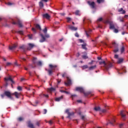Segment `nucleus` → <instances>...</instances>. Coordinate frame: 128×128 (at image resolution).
I'll use <instances>...</instances> for the list:
<instances>
[{
    "label": "nucleus",
    "mask_w": 128,
    "mask_h": 128,
    "mask_svg": "<svg viewBox=\"0 0 128 128\" xmlns=\"http://www.w3.org/2000/svg\"><path fill=\"white\" fill-rule=\"evenodd\" d=\"M56 68H58V66L50 64H49L50 69L46 68L45 70L46 72H48V76H52V74H54V70H56Z\"/></svg>",
    "instance_id": "nucleus-1"
},
{
    "label": "nucleus",
    "mask_w": 128,
    "mask_h": 128,
    "mask_svg": "<svg viewBox=\"0 0 128 128\" xmlns=\"http://www.w3.org/2000/svg\"><path fill=\"white\" fill-rule=\"evenodd\" d=\"M104 64V68L106 70H110V68H112V63L110 62H106L105 61H102L99 62L100 64Z\"/></svg>",
    "instance_id": "nucleus-2"
},
{
    "label": "nucleus",
    "mask_w": 128,
    "mask_h": 128,
    "mask_svg": "<svg viewBox=\"0 0 128 128\" xmlns=\"http://www.w3.org/2000/svg\"><path fill=\"white\" fill-rule=\"evenodd\" d=\"M76 92H80L84 94L85 96H90V94H92V92L88 91V92H85L84 88L82 87H76Z\"/></svg>",
    "instance_id": "nucleus-3"
},
{
    "label": "nucleus",
    "mask_w": 128,
    "mask_h": 128,
    "mask_svg": "<svg viewBox=\"0 0 128 128\" xmlns=\"http://www.w3.org/2000/svg\"><path fill=\"white\" fill-rule=\"evenodd\" d=\"M4 80H5V86H8V80H10V82H12V84H14V81L12 80V76H10L8 78H4Z\"/></svg>",
    "instance_id": "nucleus-4"
},
{
    "label": "nucleus",
    "mask_w": 128,
    "mask_h": 128,
    "mask_svg": "<svg viewBox=\"0 0 128 128\" xmlns=\"http://www.w3.org/2000/svg\"><path fill=\"white\" fill-rule=\"evenodd\" d=\"M88 4L90 6L91 8H96V3L94 2H92L90 0H88L87 2Z\"/></svg>",
    "instance_id": "nucleus-5"
},
{
    "label": "nucleus",
    "mask_w": 128,
    "mask_h": 128,
    "mask_svg": "<svg viewBox=\"0 0 128 128\" xmlns=\"http://www.w3.org/2000/svg\"><path fill=\"white\" fill-rule=\"evenodd\" d=\"M120 116H121L122 120H126V112L124 110H122L120 112Z\"/></svg>",
    "instance_id": "nucleus-6"
},
{
    "label": "nucleus",
    "mask_w": 128,
    "mask_h": 128,
    "mask_svg": "<svg viewBox=\"0 0 128 128\" xmlns=\"http://www.w3.org/2000/svg\"><path fill=\"white\" fill-rule=\"evenodd\" d=\"M12 24H18L20 28H22V21L20 20H17L16 22H12Z\"/></svg>",
    "instance_id": "nucleus-7"
},
{
    "label": "nucleus",
    "mask_w": 128,
    "mask_h": 128,
    "mask_svg": "<svg viewBox=\"0 0 128 128\" xmlns=\"http://www.w3.org/2000/svg\"><path fill=\"white\" fill-rule=\"evenodd\" d=\"M4 94H5V96H8V98H9L12 100V94H10V92L8 91H6L4 92Z\"/></svg>",
    "instance_id": "nucleus-8"
},
{
    "label": "nucleus",
    "mask_w": 128,
    "mask_h": 128,
    "mask_svg": "<svg viewBox=\"0 0 128 128\" xmlns=\"http://www.w3.org/2000/svg\"><path fill=\"white\" fill-rule=\"evenodd\" d=\"M43 18H46V20H50V16L48 14L46 13L42 14Z\"/></svg>",
    "instance_id": "nucleus-9"
},
{
    "label": "nucleus",
    "mask_w": 128,
    "mask_h": 128,
    "mask_svg": "<svg viewBox=\"0 0 128 128\" xmlns=\"http://www.w3.org/2000/svg\"><path fill=\"white\" fill-rule=\"evenodd\" d=\"M28 47L27 48L28 50H30L34 46V44L32 43H29L28 44Z\"/></svg>",
    "instance_id": "nucleus-10"
},
{
    "label": "nucleus",
    "mask_w": 128,
    "mask_h": 128,
    "mask_svg": "<svg viewBox=\"0 0 128 128\" xmlns=\"http://www.w3.org/2000/svg\"><path fill=\"white\" fill-rule=\"evenodd\" d=\"M64 84L66 86H70V84H72V80L68 77H67V82H65Z\"/></svg>",
    "instance_id": "nucleus-11"
},
{
    "label": "nucleus",
    "mask_w": 128,
    "mask_h": 128,
    "mask_svg": "<svg viewBox=\"0 0 128 128\" xmlns=\"http://www.w3.org/2000/svg\"><path fill=\"white\" fill-rule=\"evenodd\" d=\"M68 28L70 30H74V31L78 30V28L76 27H74V26L69 25Z\"/></svg>",
    "instance_id": "nucleus-12"
},
{
    "label": "nucleus",
    "mask_w": 128,
    "mask_h": 128,
    "mask_svg": "<svg viewBox=\"0 0 128 128\" xmlns=\"http://www.w3.org/2000/svg\"><path fill=\"white\" fill-rule=\"evenodd\" d=\"M13 96H15L16 98H19L20 96V93H18V92H15L12 94Z\"/></svg>",
    "instance_id": "nucleus-13"
},
{
    "label": "nucleus",
    "mask_w": 128,
    "mask_h": 128,
    "mask_svg": "<svg viewBox=\"0 0 128 128\" xmlns=\"http://www.w3.org/2000/svg\"><path fill=\"white\" fill-rule=\"evenodd\" d=\"M83 54H84L85 55L82 56V58L84 60H86L87 58H88V56H87L88 53H86V52H83Z\"/></svg>",
    "instance_id": "nucleus-14"
},
{
    "label": "nucleus",
    "mask_w": 128,
    "mask_h": 128,
    "mask_svg": "<svg viewBox=\"0 0 128 128\" xmlns=\"http://www.w3.org/2000/svg\"><path fill=\"white\" fill-rule=\"evenodd\" d=\"M40 36H41V37H42V39H41L40 40V42H46V37H44V35L42 34H41Z\"/></svg>",
    "instance_id": "nucleus-15"
},
{
    "label": "nucleus",
    "mask_w": 128,
    "mask_h": 128,
    "mask_svg": "<svg viewBox=\"0 0 128 128\" xmlns=\"http://www.w3.org/2000/svg\"><path fill=\"white\" fill-rule=\"evenodd\" d=\"M16 46H18V45L14 44L12 46H9V50H14V48H16Z\"/></svg>",
    "instance_id": "nucleus-16"
},
{
    "label": "nucleus",
    "mask_w": 128,
    "mask_h": 128,
    "mask_svg": "<svg viewBox=\"0 0 128 128\" xmlns=\"http://www.w3.org/2000/svg\"><path fill=\"white\" fill-rule=\"evenodd\" d=\"M96 65H94V66H91L88 68L89 70H96Z\"/></svg>",
    "instance_id": "nucleus-17"
},
{
    "label": "nucleus",
    "mask_w": 128,
    "mask_h": 128,
    "mask_svg": "<svg viewBox=\"0 0 128 128\" xmlns=\"http://www.w3.org/2000/svg\"><path fill=\"white\" fill-rule=\"evenodd\" d=\"M110 30H114V24L112 22L110 23Z\"/></svg>",
    "instance_id": "nucleus-18"
},
{
    "label": "nucleus",
    "mask_w": 128,
    "mask_h": 128,
    "mask_svg": "<svg viewBox=\"0 0 128 128\" xmlns=\"http://www.w3.org/2000/svg\"><path fill=\"white\" fill-rule=\"evenodd\" d=\"M62 98H64V96H62L59 98H56L55 99L56 102H60V100H62Z\"/></svg>",
    "instance_id": "nucleus-19"
},
{
    "label": "nucleus",
    "mask_w": 128,
    "mask_h": 128,
    "mask_svg": "<svg viewBox=\"0 0 128 128\" xmlns=\"http://www.w3.org/2000/svg\"><path fill=\"white\" fill-rule=\"evenodd\" d=\"M68 116H67V118H70V116H74V112H68Z\"/></svg>",
    "instance_id": "nucleus-20"
},
{
    "label": "nucleus",
    "mask_w": 128,
    "mask_h": 128,
    "mask_svg": "<svg viewBox=\"0 0 128 128\" xmlns=\"http://www.w3.org/2000/svg\"><path fill=\"white\" fill-rule=\"evenodd\" d=\"M92 32V30L90 29H89V30L88 31L85 30L86 34L88 38V36H90V35L88 34H90V32Z\"/></svg>",
    "instance_id": "nucleus-21"
},
{
    "label": "nucleus",
    "mask_w": 128,
    "mask_h": 128,
    "mask_svg": "<svg viewBox=\"0 0 128 128\" xmlns=\"http://www.w3.org/2000/svg\"><path fill=\"white\" fill-rule=\"evenodd\" d=\"M54 90H56V88H51L48 89V92H50V94H52V92H54Z\"/></svg>",
    "instance_id": "nucleus-22"
},
{
    "label": "nucleus",
    "mask_w": 128,
    "mask_h": 128,
    "mask_svg": "<svg viewBox=\"0 0 128 128\" xmlns=\"http://www.w3.org/2000/svg\"><path fill=\"white\" fill-rule=\"evenodd\" d=\"M82 48L86 50H88V48H86V44L85 43L84 44H82Z\"/></svg>",
    "instance_id": "nucleus-23"
},
{
    "label": "nucleus",
    "mask_w": 128,
    "mask_h": 128,
    "mask_svg": "<svg viewBox=\"0 0 128 128\" xmlns=\"http://www.w3.org/2000/svg\"><path fill=\"white\" fill-rule=\"evenodd\" d=\"M78 114L79 116H80L82 120H86V116L82 115V112H79Z\"/></svg>",
    "instance_id": "nucleus-24"
},
{
    "label": "nucleus",
    "mask_w": 128,
    "mask_h": 128,
    "mask_svg": "<svg viewBox=\"0 0 128 128\" xmlns=\"http://www.w3.org/2000/svg\"><path fill=\"white\" fill-rule=\"evenodd\" d=\"M124 62V58H119L118 59V60L117 62L118 64H122Z\"/></svg>",
    "instance_id": "nucleus-25"
},
{
    "label": "nucleus",
    "mask_w": 128,
    "mask_h": 128,
    "mask_svg": "<svg viewBox=\"0 0 128 128\" xmlns=\"http://www.w3.org/2000/svg\"><path fill=\"white\" fill-rule=\"evenodd\" d=\"M35 28H37V30H42V28H40V26L38 24H36L35 25Z\"/></svg>",
    "instance_id": "nucleus-26"
},
{
    "label": "nucleus",
    "mask_w": 128,
    "mask_h": 128,
    "mask_svg": "<svg viewBox=\"0 0 128 128\" xmlns=\"http://www.w3.org/2000/svg\"><path fill=\"white\" fill-rule=\"evenodd\" d=\"M112 44L115 48H118V44H116V42H113Z\"/></svg>",
    "instance_id": "nucleus-27"
},
{
    "label": "nucleus",
    "mask_w": 128,
    "mask_h": 128,
    "mask_svg": "<svg viewBox=\"0 0 128 128\" xmlns=\"http://www.w3.org/2000/svg\"><path fill=\"white\" fill-rule=\"evenodd\" d=\"M121 70L122 72H119L118 74H123V72H126V68L124 67L122 68Z\"/></svg>",
    "instance_id": "nucleus-28"
},
{
    "label": "nucleus",
    "mask_w": 128,
    "mask_h": 128,
    "mask_svg": "<svg viewBox=\"0 0 128 128\" xmlns=\"http://www.w3.org/2000/svg\"><path fill=\"white\" fill-rule=\"evenodd\" d=\"M114 122H116V120H114V118L112 120V121H109V124H112V126L114 125Z\"/></svg>",
    "instance_id": "nucleus-29"
},
{
    "label": "nucleus",
    "mask_w": 128,
    "mask_h": 128,
    "mask_svg": "<svg viewBox=\"0 0 128 128\" xmlns=\"http://www.w3.org/2000/svg\"><path fill=\"white\" fill-rule=\"evenodd\" d=\"M120 52H121V54H122V52H124V46L122 44V46L120 48Z\"/></svg>",
    "instance_id": "nucleus-30"
},
{
    "label": "nucleus",
    "mask_w": 128,
    "mask_h": 128,
    "mask_svg": "<svg viewBox=\"0 0 128 128\" xmlns=\"http://www.w3.org/2000/svg\"><path fill=\"white\" fill-rule=\"evenodd\" d=\"M39 6L41 8H44V3L42 2V1L39 2Z\"/></svg>",
    "instance_id": "nucleus-31"
},
{
    "label": "nucleus",
    "mask_w": 128,
    "mask_h": 128,
    "mask_svg": "<svg viewBox=\"0 0 128 128\" xmlns=\"http://www.w3.org/2000/svg\"><path fill=\"white\" fill-rule=\"evenodd\" d=\"M94 110H96V112H98L99 110H100V107H98V106H96L94 108Z\"/></svg>",
    "instance_id": "nucleus-32"
},
{
    "label": "nucleus",
    "mask_w": 128,
    "mask_h": 128,
    "mask_svg": "<svg viewBox=\"0 0 128 128\" xmlns=\"http://www.w3.org/2000/svg\"><path fill=\"white\" fill-rule=\"evenodd\" d=\"M76 16H80V10H77L74 12Z\"/></svg>",
    "instance_id": "nucleus-33"
},
{
    "label": "nucleus",
    "mask_w": 128,
    "mask_h": 128,
    "mask_svg": "<svg viewBox=\"0 0 128 128\" xmlns=\"http://www.w3.org/2000/svg\"><path fill=\"white\" fill-rule=\"evenodd\" d=\"M98 4H102V2H104V0H97Z\"/></svg>",
    "instance_id": "nucleus-34"
},
{
    "label": "nucleus",
    "mask_w": 128,
    "mask_h": 128,
    "mask_svg": "<svg viewBox=\"0 0 128 128\" xmlns=\"http://www.w3.org/2000/svg\"><path fill=\"white\" fill-rule=\"evenodd\" d=\"M66 20H67V22H70L72 20V18L67 17L66 18Z\"/></svg>",
    "instance_id": "nucleus-35"
},
{
    "label": "nucleus",
    "mask_w": 128,
    "mask_h": 128,
    "mask_svg": "<svg viewBox=\"0 0 128 128\" xmlns=\"http://www.w3.org/2000/svg\"><path fill=\"white\" fill-rule=\"evenodd\" d=\"M88 68V65H84L82 66V68H83V70H86V68Z\"/></svg>",
    "instance_id": "nucleus-36"
},
{
    "label": "nucleus",
    "mask_w": 128,
    "mask_h": 128,
    "mask_svg": "<svg viewBox=\"0 0 128 128\" xmlns=\"http://www.w3.org/2000/svg\"><path fill=\"white\" fill-rule=\"evenodd\" d=\"M28 36L29 40H32V34H28Z\"/></svg>",
    "instance_id": "nucleus-37"
},
{
    "label": "nucleus",
    "mask_w": 128,
    "mask_h": 128,
    "mask_svg": "<svg viewBox=\"0 0 128 128\" xmlns=\"http://www.w3.org/2000/svg\"><path fill=\"white\" fill-rule=\"evenodd\" d=\"M37 64L38 66H42V62L39 61L37 62Z\"/></svg>",
    "instance_id": "nucleus-38"
},
{
    "label": "nucleus",
    "mask_w": 128,
    "mask_h": 128,
    "mask_svg": "<svg viewBox=\"0 0 128 128\" xmlns=\"http://www.w3.org/2000/svg\"><path fill=\"white\" fill-rule=\"evenodd\" d=\"M78 40L81 44L82 43L84 44V40H82V39H79V40Z\"/></svg>",
    "instance_id": "nucleus-39"
},
{
    "label": "nucleus",
    "mask_w": 128,
    "mask_h": 128,
    "mask_svg": "<svg viewBox=\"0 0 128 128\" xmlns=\"http://www.w3.org/2000/svg\"><path fill=\"white\" fill-rule=\"evenodd\" d=\"M43 32L45 34H46V32H48V29L46 28H45L44 29Z\"/></svg>",
    "instance_id": "nucleus-40"
},
{
    "label": "nucleus",
    "mask_w": 128,
    "mask_h": 128,
    "mask_svg": "<svg viewBox=\"0 0 128 128\" xmlns=\"http://www.w3.org/2000/svg\"><path fill=\"white\" fill-rule=\"evenodd\" d=\"M118 52V48H115L114 50V52L116 53Z\"/></svg>",
    "instance_id": "nucleus-41"
},
{
    "label": "nucleus",
    "mask_w": 128,
    "mask_h": 128,
    "mask_svg": "<svg viewBox=\"0 0 128 128\" xmlns=\"http://www.w3.org/2000/svg\"><path fill=\"white\" fill-rule=\"evenodd\" d=\"M17 88H18V90H19L20 92L22 90V86H18Z\"/></svg>",
    "instance_id": "nucleus-42"
},
{
    "label": "nucleus",
    "mask_w": 128,
    "mask_h": 128,
    "mask_svg": "<svg viewBox=\"0 0 128 128\" xmlns=\"http://www.w3.org/2000/svg\"><path fill=\"white\" fill-rule=\"evenodd\" d=\"M18 120L19 122H22V120H24V118L22 117H20L18 118Z\"/></svg>",
    "instance_id": "nucleus-43"
},
{
    "label": "nucleus",
    "mask_w": 128,
    "mask_h": 128,
    "mask_svg": "<svg viewBox=\"0 0 128 128\" xmlns=\"http://www.w3.org/2000/svg\"><path fill=\"white\" fill-rule=\"evenodd\" d=\"M76 96H76V94H73L71 96L70 98H72L74 100V98H76Z\"/></svg>",
    "instance_id": "nucleus-44"
},
{
    "label": "nucleus",
    "mask_w": 128,
    "mask_h": 128,
    "mask_svg": "<svg viewBox=\"0 0 128 128\" xmlns=\"http://www.w3.org/2000/svg\"><path fill=\"white\" fill-rule=\"evenodd\" d=\"M8 4V6H12V4H14L8 2V4Z\"/></svg>",
    "instance_id": "nucleus-45"
},
{
    "label": "nucleus",
    "mask_w": 128,
    "mask_h": 128,
    "mask_svg": "<svg viewBox=\"0 0 128 128\" xmlns=\"http://www.w3.org/2000/svg\"><path fill=\"white\" fill-rule=\"evenodd\" d=\"M32 30L36 34V28H32Z\"/></svg>",
    "instance_id": "nucleus-46"
},
{
    "label": "nucleus",
    "mask_w": 128,
    "mask_h": 128,
    "mask_svg": "<svg viewBox=\"0 0 128 128\" xmlns=\"http://www.w3.org/2000/svg\"><path fill=\"white\" fill-rule=\"evenodd\" d=\"M106 110H108V109H103V110H102V112L104 114V112H106Z\"/></svg>",
    "instance_id": "nucleus-47"
},
{
    "label": "nucleus",
    "mask_w": 128,
    "mask_h": 128,
    "mask_svg": "<svg viewBox=\"0 0 128 128\" xmlns=\"http://www.w3.org/2000/svg\"><path fill=\"white\" fill-rule=\"evenodd\" d=\"M74 36H76V38H79L80 37V35L78 34V32H76L74 34Z\"/></svg>",
    "instance_id": "nucleus-48"
},
{
    "label": "nucleus",
    "mask_w": 128,
    "mask_h": 128,
    "mask_svg": "<svg viewBox=\"0 0 128 128\" xmlns=\"http://www.w3.org/2000/svg\"><path fill=\"white\" fill-rule=\"evenodd\" d=\"M46 112H48V110H46V109H44V114H46Z\"/></svg>",
    "instance_id": "nucleus-49"
},
{
    "label": "nucleus",
    "mask_w": 128,
    "mask_h": 128,
    "mask_svg": "<svg viewBox=\"0 0 128 128\" xmlns=\"http://www.w3.org/2000/svg\"><path fill=\"white\" fill-rule=\"evenodd\" d=\"M18 33L20 34H24V32L22 31H18Z\"/></svg>",
    "instance_id": "nucleus-50"
},
{
    "label": "nucleus",
    "mask_w": 128,
    "mask_h": 128,
    "mask_svg": "<svg viewBox=\"0 0 128 128\" xmlns=\"http://www.w3.org/2000/svg\"><path fill=\"white\" fill-rule=\"evenodd\" d=\"M123 10H124V8H120L118 10V12H122Z\"/></svg>",
    "instance_id": "nucleus-51"
},
{
    "label": "nucleus",
    "mask_w": 128,
    "mask_h": 128,
    "mask_svg": "<svg viewBox=\"0 0 128 128\" xmlns=\"http://www.w3.org/2000/svg\"><path fill=\"white\" fill-rule=\"evenodd\" d=\"M119 20H120V22H124V19H122V18H119Z\"/></svg>",
    "instance_id": "nucleus-52"
},
{
    "label": "nucleus",
    "mask_w": 128,
    "mask_h": 128,
    "mask_svg": "<svg viewBox=\"0 0 128 128\" xmlns=\"http://www.w3.org/2000/svg\"><path fill=\"white\" fill-rule=\"evenodd\" d=\"M114 32H116V34H118V29H114Z\"/></svg>",
    "instance_id": "nucleus-53"
},
{
    "label": "nucleus",
    "mask_w": 128,
    "mask_h": 128,
    "mask_svg": "<svg viewBox=\"0 0 128 128\" xmlns=\"http://www.w3.org/2000/svg\"><path fill=\"white\" fill-rule=\"evenodd\" d=\"M45 37H46L47 38H50V35L48 34H45Z\"/></svg>",
    "instance_id": "nucleus-54"
},
{
    "label": "nucleus",
    "mask_w": 128,
    "mask_h": 128,
    "mask_svg": "<svg viewBox=\"0 0 128 128\" xmlns=\"http://www.w3.org/2000/svg\"><path fill=\"white\" fill-rule=\"evenodd\" d=\"M94 60H92L91 62L88 63V64H94Z\"/></svg>",
    "instance_id": "nucleus-55"
},
{
    "label": "nucleus",
    "mask_w": 128,
    "mask_h": 128,
    "mask_svg": "<svg viewBox=\"0 0 128 128\" xmlns=\"http://www.w3.org/2000/svg\"><path fill=\"white\" fill-rule=\"evenodd\" d=\"M20 48H22V50H24V46H22L20 47Z\"/></svg>",
    "instance_id": "nucleus-56"
},
{
    "label": "nucleus",
    "mask_w": 128,
    "mask_h": 128,
    "mask_svg": "<svg viewBox=\"0 0 128 128\" xmlns=\"http://www.w3.org/2000/svg\"><path fill=\"white\" fill-rule=\"evenodd\" d=\"M114 58H118V55L115 54Z\"/></svg>",
    "instance_id": "nucleus-57"
},
{
    "label": "nucleus",
    "mask_w": 128,
    "mask_h": 128,
    "mask_svg": "<svg viewBox=\"0 0 128 128\" xmlns=\"http://www.w3.org/2000/svg\"><path fill=\"white\" fill-rule=\"evenodd\" d=\"M98 20V22H102V18H99Z\"/></svg>",
    "instance_id": "nucleus-58"
},
{
    "label": "nucleus",
    "mask_w": 128,
    "mask_h": 128,
    "mask_svg": "<svg viewBox=\"0 0 128 128\" xmlns=\"http://www.w3.org/2000/svg\"><path fill=\"white\" fill-rule=\"evenodd\" d=\"M80 56V52H78L76 55V56H77V58H78Z\"/></svg>",
    "instance_id": "nucleus-59"
},
{
    "label": "nucleus",
    "mask_w": 128,
    "mask_h": 128,
    "mask_svg": "<svg viewBox=\"0 0 128 128\" xmlns=\"http://www.w3.org/2000/svg\"><path fill=\"white\" fill-rule=\"evenodd\" d=\"M20 58L21 59V60H24V62H26V58Z\"/></svg>",
    "instance_id": "nucleus-60"
},
{
    "label": "nucleus",
    "mask_w": 128,
    "mask_h": 128,
    "mask_svg": "<svg viewBox=\"0 0 128 128\" xmlns=\"http://www.w3.org/2000/svg\"><path fill=\"white\" fill-rule=\"evenodd\" d=\"M122 14H126V10H122Z\"/></svg>",
    "instance_id": "nucleus-61"
},
{
    "label": "nucleus",
    "mask_w": 128,
    "mask_h": 128,
    "mask_svg": "<svg viewBox=\"0 0 128 128\" xmlns=\"http://www.w3.org/2000/svg\"><path fill=\"white\" fill-rule=\"evenodd\" d=\"M4 96H5L4 94H2L0 95V96L1 98H4Z\"/></svg>",
    "instance_id": "nucleus-62"
},
{
    "label": "nucleus",
    "mask_w": 128,
    "mask_h": 128,
    "mask_svg": "<svg viewBox=\"0 0 128 128\" xmlns=\"http://www.w3.org/2000/svg\"><path fill=\"white\" fill-rule=\"evenodd\" d=\"M36 126H40V122H36Z\"/></svg>",
    "instance_id": "nucleus-63"
},
{
    "label": "nucleus",
    "mask_w": 128,
    "mask_h": 128,
    "mask_svg": "<svg viewBox=\"0 0 128 128\" xmlns=\"http://www.w3.org/2000/svg\"><path fill=\"white\" fill-rule=\"evenodd\" d=\"M44 96H45V98H48V94H43Z\"/></svg>",
    "instance_id": "nucleus-64"
}]
</instances>
